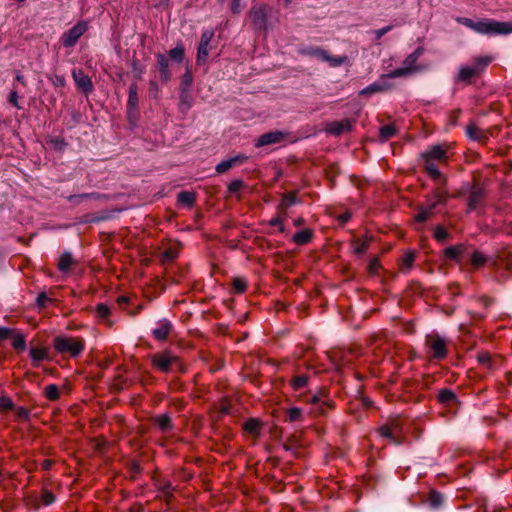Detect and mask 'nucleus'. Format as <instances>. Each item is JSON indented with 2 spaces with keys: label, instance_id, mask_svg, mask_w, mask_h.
<instances>
[{
  "label": "nucleus",
  "instance_id": "nucleus-1",
  "mask_svg": "<svg viewBox=\"0 0 512 512\" xmlns=\"http://www.w3.org/2000/svg\"><path fill=\"white\" fill-rule=\"evenodd\" d=\"M447 150L441 144L429 146L420 154V165L427 175L439 185L446 186L447 179L439 169L440 164L448 161Z\"/></svg>",
  "mask_w": 512,
  "mask_h": 512
},
{
  "label": "nucleus",
  "instance_id": "nucleus-2",
  "mask_svg": "<svg viewBox=\"0 0 512 512\" xmlns=\"http://www.w3.org/2000/svg\"><path fill=\"white\" fill-rule=\"evenodd\" d=\"M456 21L482 35L495 36L512 33V22L510 21L501 22L494 19H481L479 21H474L467 17H457Z\"/></svg>",
  "mask_w": 512,
  "mask_h": 512
},
{
  "label": "nucleus",
  "instance_id": "nucleus-3",
  "mask_svg": "<svg viewBox=\"0 0 512 512\" xmlns=\"http://www.w3.org/2000/svg\"><path fill=\"white\" fill-rule=\"evenodd\" d=\"M448 196V190L445 186L440 185L435 188L430 195L426 196L425 205L418 207L417 214L415 215V221L423 223L430 219L434 214V210L439 205L446 204Z\"/></svg>",
  "mask_w": 512,
  "mask_h": 512
},
{
  "label": "nucleus",
  "instance_id": "nucleus-4",
  "mask_svg": "<svg viewBox=\"0 0 512 512\" xmlns=\"http://www.w3.org/2000/svg\"><path fill=\"white\" fill-rule=\"evenodd\" d=\"M52 346L63 357L77 358L85 349V341L80 337L61 334L53 338Z\"/></svg>",
  "mask_w": 512,
  "mask_h": 512
},
{
  "label": "nucleus",
  "instance_id": "nucleus-5",
  "mask_svg": "<svg viewBox=\"0 0 512 512\" xmlns=\"http://www.w3.org/2000/svg\"><path fill=\"white\" fill-rule=\"evenodd\" d=\"M423 53L424 48L421 46L417 47L412 53L405 57L402 67L390 71L387 73V76L390 78H400L423 71L426 67L417 64L418 59L423 55Z\"/></svg>",
  "mask_w": 512,
  "mask_h": 512
},
{
  "label": "nucleus",
  "instance_id": "nucleus-6",
  "mask_svg": "<svg viewBox=\"0 0 512 512\" xmlns=\"http://www.w3.org/2000/svg\"><path fill=\"white\" fill-rule=\"evenodd\" d=\"M448 343L447 338L437 333L426 335L424 346L427 356L433 360L445 359L448 355Z\"/></svg>",
  "mask_w": 512,
  "mask_h": 512
},
{
  "label": "nucleus",
  "instance_id": "nucleus-7",
  "mask_svg": "<svg viewBox=\"0 0 512 512\" xmlns=\"http://www.w3.org/2000/svg\"><path fill=\"white\" fill-rule=\"evenodd\" d=\"M153 366L163 373H170L174 369L183 371L184 367L180 358L170 350H164L152 356Z\"/></svg>",
  "mask_w": 512,
  "mask_h": 512
},
{
  "label": "nucleus",
  "instance_id": "nucleus-8",
  "mask_svg": "<svg viewBox=\"0 0 512 512\" xmlns=\"http://www.w3.org/2000/svg\"><path fill=\"white\" fill-rule=\"evenodd\" d=\"M87 30L88 22L86 20L78 21L72 28L62 34V45L65 48L74 47Z\"/></svg>",
  "mask_w": 512,
  "mask_h": 512
},
{
  "label": "nucleus",
  "instance_id": "nucleus-9",
  "mask_svg": "<svg viewBox=\"0 0 512 512\" xmlns=\"http://www.w3.org/2000/svg\"><path fill=\"white\" fill-rule=\"evenodd\" d=\"M214 37V31L206 29L202 32L197 47L196 62L198 65H204L207 62L210 50V43Z\"/></svg>",
  "mask_w": 512,
  "mask_h": 512
},
{
  "label": "nucleus",
  "instance_id": "nucleus-10",
  "mask_svg": "<svg viewBox=\"0 0 512 512\" xmlns=\"http://www.w3.org/2000/svg\"><path fill=\"white\" fill-rule=\"evenodd\" d=\"M464 189H467L469 191V196L467 198L468 212L476 210L481 205L484 199V188L479 184H473L472 186L467 185L466 187L462 188L459 195L463 193Z\"/></svg>",
  "mask_w": 512,
  "mask_h": 512
},
{
  "label": "nucleus",
  "instance_id": "nucleus-11",
  "mask_svg": "<svg viewBox=\"0 0 512 512\" xmlns=\"http://www.w3.org/2000/svg\"><path fill=\"white\" fill-rule=\"evenodd\" d=\"M388 79L391 78L387 76V74L381 75L379 79H377L376 81L365 87L363 90H361L360 94L366 95L391 90L393 88V84L389 82Z\"/></svg>",
  "mask_w": 512,
  "mask_h": 512
},
{
  "label": "nucleus",
  "instance_id": "nucleus-12",
  "mask_svg": "<svg viewBox=\"0 0 512 512\" xmlns=\"http://www.w3.org/2000/svg\"><path fill=\"white\" fill-rule=\"evenodd\" d=\"M72 77L75 81V84L79 90H81L85 95L90 94L94 87L91 78L84 73L81 69H73Z\"/></svg>",
  "mask_w": 512,
  "mask_h": 512
},
{
  "label": "nucleus",
  "instance_id": "nucleus-13",
  "mask_svg": "<svg viewBox=\"0 0 512 512\" xmlns=\"http://www.w3.org/2000/svg\"><path fill=\"white\" fill-rule=\"evenodd\" d=\"M138 102V86L136 83H132L129 87L127 101V115L130 120L138 115Z\"/></svg>",
  "mask_w": 512,
  "mask_h": 512
},
{
  "label": "nucleus",
  "instance_id": "nucleus-14",
  "mask_svg": "<svg viewBox=\"0 0 512 512\" xmlns=\"http://www.w3.org/2000/svg\"><path fill=\"white\" fill-rule=\"evenodd\" d=\"M352 130V122L350 119H343L341 121H333L326 125L325 131L333 136H340L343 133Z\"/></svg>",
  "mask_w": 512,
  "mask_h": 512
},
{
  "label": "nucleus",
  "instance_id": "nucleus-15",
  "mask_svg": "<svg viewBox=\"0 0 512 512\" xmlns=\"http://www.w3.org/2000/svg\"><path fill=\"white\" fill-rule=\"evenodd\" d=\"M172 330V323L168 319H161L157 322V326L152 329L153 337L158 341H164Z\"/></svg>",
  "mask_w": 512,
  "mask_h": 512
},
{
  "label": "nucleus",
  "instance_id": "nucleus-16",
  "mask_svg": "<svg viewBox=\"0 0 512 512\" xmlns=\"http://www.w3.org/2000/svg\"><path fill=\"white\" fill-rule=\"evenodd\" d=\"M252 23L256 29H265L267 23L266 9L264 6L253 7L250 11Z\"/></svg>",
  "mask_w": 512,
  "mask_h": 512
},
{
  "label": "nucleus",
  "instance_id": "nucleus-17",
  "mask_svg": "<svg viewBox=\"0 0 512 512\" xmlns=\"http://www.w3.org/2000/svg\"><path fill=\"white\" fill-rule=\"evenodd\" d=\"M156 60H157V66H158V71H159V75H160V80L163 83H167L171 79V73L169 70V59L167 58V56L165 54L158 53L156 55Z\"/></svg>",
  "mask_w": 512,
  "mask_h": 512
},
{
  "label": "nucleus",
  "instance_id": "nucleus-18",
  "mask_svg": "<svg viewBox=\"0 0 512 512\" xmlns=\"http://www.w3.org/2000/svg\"><path fill=\"white\" fill-rule=\"evenodd\" d=\"M284 138V133L281 131H271L262 134L255 144L256 147H262L270 144L279 143Z\"/></svg>",
  "mask_w": 512,
  "mask_h": 512
},
{
  "label": "nucleus",
  "instance_id": "nucleus-19",
  "mask_svg": "<svg viewBox=\"0 0 512 512\" xmlns=\"http://www.w3.org/2000/svg\"><path fill=\"white\" fill-rule=\"evenodd\" d=\"M109 196L98 192L74 194L67 197V200L73 205H79L83 200H106Z\"/></svg>",
  "mask_w": 512,
  "mask_h": 512
},
{
  "label": "nucleus",
  "instance_id": "nucleus-20",
  "mask_svg": "<svg viewBox=\"0 0 512 512\" xmlns=\"http://www.w3.org/2000/svg\"><path fill=\"white\" fill-rule=\"evenodd\" d=\"M152 421L162 433L170 432L174 429L171 416L168 413L156 415L152 418Z\"/></svg>",
  "mask_w": 512,
  "mask_h": 512
},
{
  "label": "nucleus",
  "instance_id": "nucleus-21",
  "mask_svg": "<svg viewBox=\"0 0 512 512\" xmlns=\"http://www.w3.org/2000/svg\"><path fill=\"white\" fill-rule=\"evenodd\" d=\"M299 52L301 55L317 58L324 62L327 50L316 46H307L301 48Z\"/></svg>",
  "mask_w": 512,
  "mask_h": 512
},
{
  "label": "nucleus",
  "instance_id": "nucleus-22",
  "mask_svg": "<svg viewBox=\"0 0 512 512\" xmlns=\"http://www.w3.org/2000/svg\"><path fill=\"white\" fill-rule=\"evenodd\" d=\"M29 354L35 367H38L40 362L49 359L48 351L45 348L33 347L30 349Z\"/></svg>",
  "mask_w": 512,
  "mask_h": 512
},
{
  "label": "nucleus",
  "instance_id": "nucleus-23",
  "mask_svg": "<svg viewBox=\"0 0 512 512\" xmlns=\"http://www.w3.org/2000/svg\"><path fill=\"white\" fill-rule=\"evenodd\" d=\"M313 231L311 229H303L297 231L293 237L292 241L297 245H305L312 240Z\"/></svg>",
  "mask_w": 512,
  "mask_h": 512
},
{
  "label": "nucleus",
  "instance_id": "nucleus-24",
  "mask_svg": "<svg viewBox=\"0 0 512 512\" xmlns=\"http://www.w3.org/2000/svg\"><path fill=\"white\" fill-rule=\"evenodd\" d=\"M491 62H492V57H490V56L476 57L473 60L472 68L478 76L487 68V66Z\"/></svg>",
  "mask_w": 512,
  "mask_h": 512
},
{
  "label": "nucleus",
  "instance_id": "nucleus-25",
  "mask_svg": "<svg viewBox=\"0 0 512 512\" xmlns=\"http://www.w3.org/2000/svg\"><path fill=\"white\" fill-rule=\"evenodd\" d=\"M477 76L472 66H461L456 76L457 82H470V80Z\"/></svg>",
  "mask_w": 512,
  "mask_h": 512
},
{
  "label": "nucleus",
  "instance_id": "nucleus-26",
  "mask_svg": "<svg viewBox=\"0 0 512 512\" xmlns=\"http://www.w3.org/2000/svg\"><path fill=\"white\" fill-rule=\"evenodd\" d=\"M75 261L73 259V256L70 252H64L60 255L59 262H58V269L61 272H67L71 265L74 264Z\"/></svg>",
  "mask_w": 512,
  "mask_h": 512
},
{
  "label": "nucleus",
  "instance_id": "nucleus-27",
  "mask_svg": "<svg viewBox=\"0 0 512 512\" xmlns=\"http://www.w3.org/2000/svg\"><path fill=\"white\" fill-rule=\"evenodd\" d=\"M286 421L288 422H303L304 413L299 407H291L286 411Z\"/></svg>",
  "mask_w": 512,
  "mask_h": 512
},
{
  "label": "nucleus",
  "instance_id": "nucleus-28",
  "mask_svg": "<svg viewBox=\"0 0 512 512\" xmlns=\"http://www.w3.org/2000/svg\"><path fill=\"white\" fill-rule=\"evenodd\" d=\"M437 398L440 403L446 404V405L457 402L456 394L450 389L440 390Z\"/></svg>",
  "mask_w": 512,
  "mask_h": 512
},
{
  "label": "nucleus",
  "instance_id": "nucleus-29",
  "mask_svg": "<svg viewBox=\"0 0 512 512\" xmlns=\"http://www.w3.org/2000/svg\"><path fill=\"white\" fill-rule=\"evenodd\" d=\"M308 381H309V377L306 374H301V375L294 376L290 380V385L293 388V390L298 391V390H302L305 387H307Z\"/></svg>",
  "mask_w": 512,
  "mask_h": 512
},
{
  "label": "nucleus",
  "instance_id": "nucleus-30",
  "mask_svg": "<svg viewBox=\"0 0 512 512\" xmlns=\"http://www.w3.org/2000/svg\"><path fill=\"white\" fill-rule=\"evenodd\" d=\"M348 61L346 55L343 56H332L329 52H326L324 62H328L331 67H339Z\"/></svg>",
  "mask_w": 512,
  "mask_h": 512
},
{
  "label": "nucleus",
  "instance_id": "nucleus-31",
  "mask_svg": "<svg viewBox=\"0 0 512 512\" xmlns=\"http://www.w3.org/2000/svg\"><path fill=\"white\" fill-rule=\"evenodd\" d=\"M311 404L318 406V411L322 414L325 413V407H331L329 399H325L320 395L312 396L310 400Z\"/></svg>",
  "mask_w": 512,
  "mask_h": 512
},
{
  "label": "nucleus",
  "instance_id": "nucleus-32",
  "mask_svg": "<svg viewBox=\"0 0 512 512\" xmlns=\"http://www.w3.org/2000/svg\"><path fill=\"white\" fill-rule=\"evenodd\" d=\"M177 200L180 204L192 207L195 202V195L192 192L182 191L178 193Z\"/></svg>",
  "mask_w": 512,
  "mask_h": 512
},
{
  "label": "nucleus",
  "instance_id": "nucleus-33",
  "mask_svg": "<svg viewBox=\"0 0 512 512\" xmlns=\"http://www.w3.org/2000/svg\"><path fill=\"white\" fill-rule=\"evenodd\" d=\"M169 56L172 60L177 63H181L185 56V50L182 44L176 45L173 49L169 51Z\"/></svg>",
  "mask_w": 512,
  "mask_h": 512
},
{
  "label": "nucleus",
  "instance_id": "nucleus-34",
  "mask_svg": "<svg viewBox=\"0 0 512 512\" xmlns=\"http://www.w3.org/2000/svg\"><path fill=\"white\" fill-rule=\"evenodd\" d=\"M414 258L415 256L412 252H408L403 256L400 268L403 273H408L410 271L413 266Z\"/></svg>",
  "mask_w": 512,
  "mask_h": 512
},
{
  "label": "nucleus",
  "instance_id": "nucleus-35",
  "mask_svg": "<svg viewBox=\"0 0 512 512\" xmlns=\"http://www.w3.org/2000/svg\"><path fill=\"white\" fill-rule=\"evenodd\" d=\"M466 134L470 139L475 141H479L483 138L482 130L474 124H470L467 126Z\"/></svg>",
  "mask_w": 512,
  "mask_h": 512
},
{
  "label": "nucleus",
  "instance_id": "nucleus-36",
  "mask_svg": "<svg viewBox=\"0 0 512 512\" xmlns=\"http://www.w3.org/2000/svg\"><path fill=\"white\" fill-rule=\"evenodd\" d=\"M464 246L462 245H456V246H450L446 248L445 250V256L452 260H457L459 256L463 253Z\"/></svg>",
  "mask_w": 512,
  "mask_h": 512
},
{
  "label": "nucleus",
  "instance_id": "nucleus-37",
  "mask_svg": "<svg viewBox=\"0 0 512 512\" xmlns=\"http://www.w3.org/2000/svg\"><path fill=\"white\" fill-rule=\"evenodd\" d=\"M44 395L50 401H55V400L59 399L60 392H59L58 386L55 384H50V385L46 386L45 390H44Z\"/></svg>",
  "mask_w": 512,
  "mask_h": 512
},
{
  "label": "nucleus",
  "instance_id": "nucleus-38",
  "mask_svg": "<svg viewBox=\"0 0 512 512\" xmlns=\"http://www.w3.org/2000/svg\"><path fill=\"white\" fill-rule=\"evenodd\" d=\"M48 80L52 83L54 87L61 88L66 85V79L64 75H59L57 73H50L47 75Z\"/></svg>",
  "mask_w": 512,
  "mask_h": 512
},
{
  "label": "nucleus",
  "instance_id": "nucleus-39",
  "mask_svg": "<svg viewBox=\"0 0 512 512\" xmlns=\"http://www.w3.org/2000/svg\"><path fill=\"white\" fill-rule=\"evenodd\" d=\"M111 218V213L109 211H104L100 215L91 216L87 215L83 220L84 223H98L102 221H106Z\"/></svg>",
  "mask_w": 512,
  "mask_h": 512
},
{
  "label": "nucleus",
  "instance_id": "nucleus-40",
  "mask_svg": "<svg viewBox=\"0 0 512 512\" xmlns=\"http://www.w3.org/2000/svg\"><path fill=\"white\" fill-rule=\"evenodd\" d=\"M233 291L237 294H243L247 289V282L245 279L236 277L232 281Z\"/></svg>",
  "mask_w": 512,
  "mask_h": 512
},
{
  "label": "nucleus",
  "instance_id": "nucleus-41",
  "mask_svg": "<svg viewBox=\"0 0 512 512\" xmlns=\"http://www.w3.org/2000/svg\"><path fill=\"white\" fill-rule=\"evenodd\" d=\"M12 346L18 351L26 349V340L23 334H16L12 337Z\"/></svg>",
  "mask_w": 512,
  "mask_h": 512
},
{
  "label": "nucleus",
  "instance_id": "nucleus-42",
  "mask_svg": "<svg viewBox=\"0 0 512 512\" xmlns=\"http://www.w3.org/2000/svg\"><path fill=\"white\" fill-rule=\"evenodd\" d=\"M428 501L432 508H438L443 503V495L437 491H432L429 495Z\"/></svg>",
  "mask_w": 512,
  "mask_h": 512
},
{
  "label": "nucleus",
  "instance_id": "nucleus-43",
  "mask_svg": "<svg viewBox=\"0 0 512 512\" xmlns=\"http://www.w3.org/2000/svg\"><path fill=\"white\" fill-rule=\"evenodd\" d=\"M298 203V199L294 193H286L282 196L280 207L288 208Z\"/></svg>",
  "mask_w": 512,
  "mask_h": 512
},
{
  "label": "nucleus",
  "instance_id": "nucleus-44",
  "mask_svg": "<svg viewBox=\"0 0 512 512\" xmlns=\"http://www.w3.org/2000/svg\"><path fill=\"white\" fill-rule=\"evenodd\" d=\"M96 316L101 320H107L110 315V308L104 303H99L96 306Z\"/></svg>",
  "mask_w": 512,
  "mask_h": 512
},
{
  "label": "nucleus",
  "instance_id": "nucleus-45",
  "mask_svg": "<svg viewBox=\"0 0 512 512\" xmlns=\"http://www.w3.org/2000/svg\"><path fill=\"white\" fill-rule=\"evenodd\" d=\"M396 134V129L393 125H385L380 128V137L383 140H388Z\"/></svg>",
  "mask_w": 512,
  "mask_h": 512
},
{
  "label": "nucleus",
  "instance_id": "nucleus-46",
  "mask_svg": "<svg viewBox=\"0 0 512 512\" xmlns=\"http://www.w3.org/2000/svg\"><path fill=\"white\" fill-rule=\"evenodd\" d=\"M235 164L234 162L232 161L231 158H228V159H225L223 161H221L220 163H218L216 165V171L219 173V174H222V173H225L227 172L229 169H231L232 167H234Z\"/></svg>",
  "mask_w": 512,
  "mask_h": 512
},
{
  "label": "nucleus",
  "instance_id": "nucleus-47",
  "mask_svg": "<svg viewBox=\"0 0 512 512\" xmlns=\"http://www.w3.org/2000/svg\"><path fill=\"white\" fill-rule=\"evenodd\" d=\"M378 432L382 437L388 438L392 443L399 444V441L395 438L389 426H381Z\"/></svg>",
  "mask_w": 512,
  "mask_h": 512
},
{
  "label": "nucleus",
  "instance_id": "nucleus-48",
  "mask_svg": "<svg viewBox=\"0 0 512 512\" xmlns=\"http://www.w3.org/2000/svg\"><path fill=\"white\" fill-rule=\"evenodd\" d=\"M486 261V256L479 252V251H474L473 254L471 255V264L474 266V267H480L481 265H483Z\"/></svg>",
  "mask_w": 512,
  "mask_h": 512
},
{
  "label": "nucleus",
  "instance_id": "nucleus-49",
  "mask_svg": "<svg viewBox=\"0 0 512 512\" xmlns=\"http://www.w3.org/2000/svg\"><path fill=\"white\" fill-rule=\"evenodd\" d=\"M41 501L43 505L49 506L56 501V497L52 491L44 489L41 494Z\"/></svg>",
  "mask_w": 512,
  "mask_h": 512
},
{
  "label": "nucleus",
  "instance_id": "nucleus-50",
  "mask_svg": "<svg viewBox=\"0 0 512 512\" xmlns=\"http://www.w3.org/2000/svg\"><path fill=\"white\" fill-rule=\"evenodd\" d=\"M259 426V422L256 419L251 418L245 422L244 429L251 434H257Z\"/></svg>",
  "mask_w": 512,
  "mask_h": 512
},
{
  "label": "nucleus",
  "instance_id": "nucleus-51",
  "mask_svg": "<svg viewBox=\"0 0 512 512\" xmlns=\"http://www.w3.org/2000/svg\"><path fill=\"white\" fill-rule=\"evenodd\" d=\"M245 186V183L241 179H234L228 184V192L230 194H236L241 188Z\"/></svg>",
  "mask_w": 512,
  "mask_h": 512
},
{
  "label": "nucleus",
  "instance_id": "nucleus-52",
  "mask_svg": "<svg viewBox=\"0 0 512 512\" xmlns=\"http://www.w3.org/2000/svg\"><path fill=\"white\" fill-rule=\"evenodd\" d=\"M434 238L439 242H444L448 238V232L443 226L438 225L434 229Z\"/></svg>",
  "mask_w": 512,
  "mask_h": 512
},
{
  "label": "nucleus",
  "instance_id": "nucleus-53",
  "mask_svg": "<svg viewBox=\"0 0 512 512\" xmlns=\"http://www.w3.org/2000/svg\"><path fill=\"white\" fill-rule=\"evenodd\" d=\"M477 360H478L479 364H481L487 368H490L492 366L491 355L488 352L479 353L477 356Z\"/></svg>",
  "mask_w": 512,
  "mask_h": 512
},
{
  "label": "nucleus",
  "instance_id": "nucleus-54",
  "mask_svg": "<svg viewBox=\"0 0 512 512\" xmlns=\"http://www.w3.org/2000/svg\"><path fill=\"white\" fill-rule=\"evenodd\" d=\"M368 249V243L365 240L357 239L354 242V252L358 255L364 254Z\"/></svg>",
  "mask_w": 512,
  "mask_h": 512
},
{
  "label": "nucleus",
  "instance_id": "nucleus-55",
  "mask_svg": "<svg viewBox=\"0 0 512 512\" xmlns=\"http://www.w3.org/2000/svg\"><path fill=\"white\" fill-rule=\"evenodd\" d=\"M14 408V403L10 397L1 396L0 397V410H11Z\"/></svg>",
  "mask_w": 512,
  "mask_h": 512
},
{
  "label": "nucleus",
  "instance_id": "nucleus-56",
  "mask_svg": "<svg viewBox=\"0 0 512 512\" xmlns=\"http://www.w3.org/2000/svg\"><path fill=\"white\" fill-rule=\"evenodd\" d=\"M393 29V25H387L385 27H382L380 29H377V30H373L372 31V34L374 35V39L376 41L380 40L386 33H388L389 31H391Z\"/></svg>",
  "mask_w": 512,
  "mask_h": 512
},
{
  "label": "nucleus",
  "instance_id": "nucleus-57",
  "mask_svg": "<svg viewBox=\"0 0 512 512\" xmlns=\"http://www.w3.org/2000/svg\"><path fill=\"white\" fill-rule=\"evenodd\" d=\"M18 92L16 90L15 87H13V89L11 90L9 96H8V102L13 105L14 107L18 108V109H21V106L19 105V102H18Z\"/></svg>",
  "mask_w": 512,
  "mask_h": 512
},
{
  "label": "nucleus",
  "instance_id": "nucleus-58",
  "mask_svg": "<svg viewBox=\"0 0 512 512\" xmlns=\"http://www.w3.org/2000/svg\"><path fill=\"white\" fill-rule=\"evenodd\" d=\"M50 301H51V299L47 296V294L45 292L39 293L36 297V304L40 308L46 307L47 303Z\"/></svg>",
  "mask_w": 512,
  "mask_h": 512
},
{
  "label": "nucleus",
  "instance_id": "nucleus-59",
  "mask_svg": "<svg viewBox=\"0 0 512 512\" xmlns=\"http://www.w3.org/2000/svg\"><path fill=\"white\" fill-rule=\"evenodd\" d=\"M16 415L19 419L27 421L30 417V411L23 406H19L16 409Z\"/></svg>",
  "mask_w": 512,
  "mask_h": 512
},
{
  "label": "nucleus",
  "instance_id": "nucleus-60",
  "mask_svg": "<svg viewBox=\"0 0 512 512\" xmlns=\"http://www.w3.org/2000/svg\"><path fill=\"white\" fill-rule=\"evenodd\" d=\"M193 77L189 71H186L182 77L181 86L186 89L191 86Z\"/></svg>",
  "mask_w": 512,
  "mask_h": 512
},
{
  "label": "nucleus",
  "instance_id": "nucleus-61",
  "mask_svg": "<svg viewBox=\"0 0 512 512\" xmlns=\"http://www.w3.org/2000/svg\"><path fill=\"white\" fill-rule=\"evenodd\" d=\"M243 9V4L241 0H232L231 3V11L234 14H239Z\"/></svg>",
  "mask_w": 512,
  "mask_h": 512
},
{
  "label": "nucleus",
  "instance_id": "nucleus-62",
  "mask_svg": "<svg viewBox=\"0 0 512 512\" xmlns=\"http://www.w3.org/2000/svg\"><path fill=\"white\" fill-rule=\"evenodd\" d=\"M270 226H277L279 231L283 233L285 231V228L282 224V219L280 217H274L269 221Z\"/></svg>",
  "mask_w": 512,
  "mask_h": 512
},
{
  "label": "nucleus",
  "instance_id": "nucleus-63",
  "mask_svg": "<svg viewBox=\"0 0 512 512\" xmlns=\"http://www.w3.org/2000/svg\"><path fill=\"white\" fill-rule=\"evenodd\" d=\"M232 161L234 162L235 165H238V164H243L245 163L247 160H248V157L244 154H239V155H236L234 157H231Z\"/></svg>",
  "mask_w": 512,
  "mask_h": 512
},
{
  "label": "nucleus",
  "instance_id": "nucleus-64",
  "mask_svg": "<svg viewBox=\"0 0 512 512\" xmlns=\"http://www.w3.org/2000/svg\"><path fill=\"white\" fill-rule=\"evenodd\" d=\"M12 333V330L7 327L0 326V341L7 339Z\"/></svg>",
  "mask_w": 512,
  "mask_h": 512
}]
</instances>
